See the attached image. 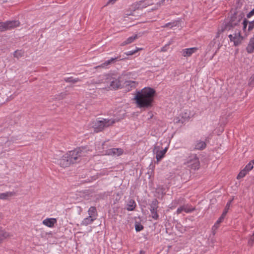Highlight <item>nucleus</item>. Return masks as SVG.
<instances>
[{
    "mask_svg": "<svg viewBox=\"0 0 254 254\" xmlns=\"http://www.w3.org/2000/svg\"><path fill=\"white\" fill-rule=\"evenodd\" d=\"M126 59V58L120 59V56L117 57L116 58H112L110 60L106 61L104 63L101 64V65H100L99 66L102 67H105L107 66L108 65L114 63L117 60H118L119 61H121V60H123Z\"/></svg>",
    "mask_w": 254,
    "mask_h": 254,
    "instance_id": "2eb2a0df",
    "label": "nucleus"
},
{
    "mask_svg": "<svg viewBox=\"0 0 254 254\" xmlns=\"http://www.w3.org/2000/svg\"><path fill=\"white\" fill-rule=\"evenodd\" d=\"M178 25V22L177 21H174L172 22H169L166 23L162 26L163 28L169 27L170 28L176 26Z\"/></svg>",
    "mask_w": 254,
    "mask_h": 254,
    "instance_id": "bb28decb",
    "label": "nucleus"
},
{
    "mask_svg": "<svg viewBox=\"0 0 254 254\" xmlns=\"http://www.w3.org/2000/svg\"><path fill=\"white\" fill-rule=\"evenodd\" d=\"M194 210V207H193L189 204H187L182 206L178 208L177 210V213L179 214L182 213L183 211H184L186 213H190L193 211Z\"/></svg>",
    "mask_w": 254,
    "mask_h": 254,
    "instance_id": "4468645a",
    "label": "nucleus"
},
{
    "mask_svg": "<svg viewBox=\"0 0 254 254\" xmlns=\"http://www.w3.org/2000/svg\"><path fill=\"white\" fill-rule=\"evenodd\" d=\"M231 202V201H230L228 202L227 203V204H226V205L225 206V209H224V211H223V212L222 213V214H223V215H226V214H227V212L228 211V210H229V209L230 208Z\"/></svg>",
    "mask_w": 254,
    "mask_h": 254,
    "instance_id": "72a5a7b5",
    "label": "nucleus"
},
{
    "mask_svg": "<svg viewBox=\"0 0 254 254\" xmlns=\"http://www.w3.org/2000/svg\"><path fill=\"white\" fill-rule=\"evenodd\" d=\"M108 80V82L110 84L108 88L110 89H118L121 86L120 81L118 78L110 77Z\"/></svg>",
    "mask_w": 254,
    "mask_h": 254,
    "instance_id": "9b49d317",
    "label": "nucleus"
},
{
    "mask_svg": "<svg viewBox=\"0 0 254 254\" xmlns=\"http://www.w3.org/2000/svg\"><path fill=\"white\" fill-rule=\"evenodd\" d=\"M158 208V202L156 199H154L150 205V211L151 217L155 220L159 218V215L157 213Z\"/></svg>",
    "mask_w": 254,
    "mask_h": 254,
    "instance_id": "0eeeda50",
    "label": "nucleus"
},
{
    "mask_svg": "<svg viewBox=\"0 0 254 254\" xmlns=\"http://www.w3.org/2000/svg\"><path fill=\"white\" fill-rule=\"evenodd\" d=\"M192 163H190V166L193 170H197L199 167V161L197 158L194 157L191 161Z\"/></svg>",
    "mask_w": 254,
    "mask_h": 254,
    "instance_id": "f3484780",
    "label": "nucleus"
},
{
    "mask_svg": "<svg viewBox=\"0 0 254 254\" xmlns=\"http://www.w3.org/2000/svg\"><path fill=\"white\" fill-rule=\"evenodd\" d=\"M69 160L71 161V164L77 163L79 158V148H77L73 150L68 151L67 153Z\"/></svg>",
    "mask_w": 254,
    "mask_h": 254,
    "instance_id": "1a4fd4ad",
    "label": "nucleus"
},
{
    "mask_svg": "<svg viewBox=\"0 0 254 254\" xmlns=\"http://www.w3.org/2000/svg\"><path fill=\"white\" fill-rule=\"evenodd\" d=\"M165 0H140L133 3L131 5V8L133 10L142 9L147 7L154 4L153 9H157L164 3Z\"/></svg>",
    "mask_w": 254,
    "mask_h": 254,
    "instance_id": "f03ea898",
    "label": "nucleus"
},
{
    "mask_svg": "<svg viewBox=\"0 0 254 254\" xmlns=\"http://www.w3.org/2000/svg\"><path fill=\"white\" fill-rule=\"evenodd\" d=\"M253 15H254V8L247 14V17L250 18Z\"/></svg>",
    "mask_w": 254,
    "mask_h": 254,
    "instance_id": "ea45409f",
    "label": "nucleus"
},
{
    "mask_svg": "<svg viewBox=\"0 0 254 254\" xmlns=\"http://www.w3.org/2000/svg\"><path fill=\"white\" fill-rule=\"evenodd\" d=\"M194 116V114L190 110L183 111L180 115V117L175 118L174 121L177 124H183L189 121Z\"/></svg>",
    "mask_w": 254,
    "mask_h": 254,
    "instance_id": "39448f33",
    "label": "nucleus"
},
{
    "mask_svg": "<svg viewBox=\"0 0 254 254\" xmlns=\"http://www.w3.org/2000/svg\"><path fill=\"white\" fill-rule=\"evenodd\" d=\"M141 49H139L138 48H137L136 49V50H135L128 51L127 52H126L125 54L127 56H131V55H133V54H135L136 53H137L139 50H141Z\"/></svg>",
    "mask_w": 254,
    "mask_h": 254,
    "instance_id": "473e14b6",
    "label": "nucleus"
},
{
    "mask_svg": "<svg viewBox=\"0 0 254 254\" xmlns=\"http://www.w3.org/2000/svg\"><path fill=\"white\" fill-rule=\"evenodd\" d=\"M127 83L128 85H129L130 83H132L135 84V82L134 81H127Z\"/></svg>",
    "mask_w": 254,
    "mask_h": 254,
    "instance_id": "79ce46f5",
    "label": "nucleus"
},
{
    "mask_svg": "<svg viewBox=\"0 0 254 254\" xmlns=\"http://www.w3.org/2000/svg\"><path fill=\"white\" fill-rule=\"evenodd\" d=\"M64 80L66 82H71L72 83H74L78 82V78H74L72 77H68L64 78Z\"/></svg>",
    "mask_w": 254,
    "mask_h": 254,
    "instance_id": "cd10ccee",
    "label": "nucleus"
},
{
    "mask_svg": "<svg viewBox=\"0 0 254 254\" xmlns=\"http://www.w3.org/2000/svg\"><path fill=\"white\" fill-rule=\"evenodd\" d=\"M155 90L150 87H144L137 92L133 100L137 107L148 109L153 106Z\"/></svg>",
    "mask_w": 254,
    "mask_h": 254,
    "instance_id": "f257e3e1",
    "label": "nucleus"
},
{
    "mask_svg": "<svg viewBox=\"0 0 254 254\" xmlns=\"http://www.w3.org/2000/svg\"><path fill=\"white\" fill-rule=\"evenodd\" d=\"M9 236V234L1 228H0V243Z\"/></svg>",
    "mask_w": 254,
    "mask_h": 254,
    "instance_id": "393cba45",
    "label": "nucleus"
},
{
    "mask_svg": "<svg viewBox=\"0 0 254 254\" xmlns=\"http://www.w3.org/2000/svg\"><path fill=\"white\" fill-rule=\"evenodd\" d=\"M115 123V121L113 119H103L101 120L96 119L91 123L90 126L94 131L98 132L102 131L105 128L108 127Z\"/></svg>",
    "mask_w": 254,
    "mask_h": 254,
    "instance_id": "7ed1b4c3",
    "label": "nucleus"
},
{
    "mask_svg": "<svg viewBox=\"0 0 254 254\" xmlns=\"http://www.w3.org/2000/svg\"><path fill=\"white\" fill-rule=\"evenodd\" d=\"M24 55V52L21 50H16L14 52L13 56L15 58L19 59Z\"/></svg>",
    "mask_w": 254,
    "mask_h": 254,
    "instance_id": "c85d7f7f",
    "label": "nucleus"
},
{
    "mask_svg": "<svg viewBox=\"0 0 254 254\" xmlns=\"http://www.w3.org/2000/svg\"><path fill=\"white\" fill-rule=\"evenodd\" d=\"M143 229V226L139 224V223H136L135 225V229L137 232H139L141 231Z\"/></svg>",
    "mask_w": 254,
    "mask_h": 254,
    "instance_id": "f704fd0d",
    "label": "nucleus"
},
{
    "mask_svg": "<svg viewBox=\"0 0 254 254\" xmlns=\"http://www.w3.org/2000/svg\"><path fill=\"white\" fill-rule=\"evenodd\" d=\"M246 49L249 53H252L254 51V36L251 38Z\"/></svg>",
    "mask_w": 254,
    "mask_h": 254,
    "instance_id": "aec40b11",
    "label": "nucleus"
},
{
    "mask_svg": "<svg viewBox=\"0 0 254 254\" xmlns=\"http://www.w3.org/2000/svg\"><path fill=\"white\" fill-rule=\"evenodd\" d=\"M168 147H165L163 150H160V147L158 146H154L153 152L156 154L157 162L158 163L165 156Z\"/></svg>",
    "mask_w": 254,
    "mask_h": 254,
    "instance_id": "6e6552de",
    "label": "nucleus"
},
{
    "mask_svg": "<svg viewBox=\"0 0 254 254\" xmlns=\"http://www.w3.org/2000/svg\"><path fill=\"white\" fill-rule=\"evenodd\" d=\"M117 0H109L106 3V5L113 4L116 2Z\"/></svg>",
    "mask_w": 254,
    "mask_h": 254,
    "instance_id": "58836bf2",
    "label": "nucleus"
},
{
    "mask_svg": "<svg viewBox=\"0 0 254 254\" xmlns=\"http://www.w3.org/2000/svg\"><path fill=\"white\" fill-rule=\"evenodd\" d=\"M198 50L197 47H192L190 48L184 49L182 51V55L184 57H189L191 56L193 54L195 53Z\"/></svg>",
    "mask_w": 254,
    "mask_h": 254,
    "instance_id": "ddd939ff",
    "label": "nucleus"
},
{
    "mask_svg": "<svg viewBox=\"0 0 254 254\" xmlns=\"http://www.w3.org/2000/svg\"><path fill=\"white\" fill-rule=\"evenodd\" d=\"M170 44V43L168 44H166L164 46L162 47L161 49V52H166L169 48V46Z\"/></svg>",
    "mask_w": 254,
    "mask_h": 254,
    "instance_id": "e433bc0d",
    "label": "nucleus"
},
{
    "mask_svg": "<svg viewBox=\"0 0 254 254\" xmlns=\"http://www.w3.org/2000/svg\"><path fill=\"white\" fill-rule=\"evenodd\" d=\"M58 163L61 167L66 168L71 164V161L69 160L68 156L66 153L58 160Z\"/></svg>",
    "mask_w": 254,
    "mask_h": 254,
    "instance_id": "f8f14e48",
    "label": "nucleus"
},
{
    "mask_svg": "<svg viewBox=\"0 0 254 254\" xmlns=\"http://www.w3.org/2000/svg\"><path fill=\"white\" fill-rule=\"evenodd\" d=\"M248 173V172L245 170L244 169L242 170L238 175L237 178V179H240L244 178Z\"/></svg>",
    "mask_w": 254,
    "mask_h": 254,
    "instance_id": "c756f323",
    "label": "nucleus"
},
{
    "mask_svg": "<svg viewBox=\"0 0 254 254\" xmlns=\"http://www.w3.org/2000/svg\"><path fill=\"white\" fill-rule=\"evenodd\" d=\"M19 22L17 20L7 21L5 22L0 23V32L14 28L19 25Z\"/></svg>",
    "mask_w": 254,
    "mask_h": 254,
    "instance_id": "423d86ee",
    "label": "nucleus"
},
{
    "mask_svg": "<svg viewBox=\"0 0 254 254\" xmlns=\"http://www.w3.org/2000/svg\"><path fill=\"white\" fill-rule=\"evenodd\" d=\"M170 208H171V209H173V208H174V207H170Z\"/></svg>",
    "mask_w": 254,
    "mask_h": 254,
    "instance_id": "de8ad7c7",
    "label": "nucleus"
},
{
    "mask_svg": "<svg viewBox=\"0 0 254 254\" xmlns=\"http://www.w3.org/2000/svg\"><path fill=\"white\" fill-rule=\"evenodd\" d=\"M136 203L135 201L132 199H129L127 204V209L128 211H133L136 207Z\"/></svg>",
    "mask_w": 254,
    "mask_h": 254,
    "instance_id": "4be33fe9",
    "label": "nucleus"
},
{
    "mask_svg": "<svg viewBox=\"0 0 254 254\" xmlns=\"http://www.w3.org/2000/svg\"><path fill=\"white\" fill-rule=\"evenodd\" d=\"M249 85L251 86L254 85V74L250 78Z\"/></svg>",
    "mask_w": 254,
    "mask_h": 254,
    "instance_id": "c9c22d12",
    "label": "nucleus"
},
{
    "mask_svg": "<svg viewBox=\"0 0 254 254\" xmlns=\"http://www.w3.org/2000/svg\"><path fill=\"white\" fill-rule=\"evenodd\" d=\"M139 254H144V252H143V251H140Z\"/></svg>",
    "mask_w": 254,
    "mask_h": 254,
    "instance_id": "c03bdc74",
    "label": "nucleus"
},
{
    "mask_svg": "<svg viewBox=\"0 0 254 254\" xmlns=\"http://www.w3.org/2000/svg\"><path fill=\"white\" fill-rule=\"evenodd\" d=\"M241 20V18L238 17L236 14L233 15L229 21V22L226 25L225 28H234L235 27H241L239 25Z\"/></svg>",
    "mask_w": 254,
    "mask_h": 254,
    "instance_id": "9d476101",
    "label": "nucleus"
},
{
    "mask_svg": "<svg viewBox=\"0 0 254 254\" xmlns=\"http://www.w3.org/2000/svg\"><path fill=\"white\" fill-rule=\"evenodd\" d=\"M15 195L14 192H6L0 194V198L1 199H7L8 197Z\"/></svg>",
    "mask_w": 254,
    "mask_h": 254,
    "instance_id": "b1692460",
    "label": "nucleus"
},
{
    "mask_svg": "<svg viewBox=\"0 0 254 254\" xmlns=\"http://www.w3.org/2000/svg\"><path fill=\"white\" fill-rule=\"evenodd\" d=\"M95 220L93 218L88 216L82 221V224L84 225H87L91 224Z\"/></svg>",
    "mask_w": 254,
    "mask_h": 254,
    "instance_id": "a878e982",
    "label": "nucleus"
},
{
    "mask_svg": "<svg viewBox=\"0 0 254 254\" xmlns=\"http://www.w3.org/2000/svg\"><path fill=\"white\" fill-rule=\"evenodd\" d=\"M228 32V36L231 42L236 46L240 45L244 39L241 33V27L225 28Z\"/></svg>",
    "mask_w": 254,
    "mask_h": 254,
    "instance_id": "20e7f679",
    "label": "nucleus"
},
{
    "mask_svg": "<svg viewBox=\"0 0 254 254\" xmlns=\"http://www.w3.org/2000/svg\"><path fill=\"white\" fill-rule=\"evenodd\" d=\"M219 32H218V33H217V37H219Z\"/></svg>",
    "mask_w": 254,
    "mask_h": 254,
    "instance_id": "49530a36",
    "label": "nucleus"
},
{
    "mask_svg": "<svg viewBox=\"0 0 254 254\" xmlns=\"http://www.w3.org/2000/svg\"><path fill=\"white\" fill-rule=\"evenodd\" d=\"M88 214L89 216L96 219L97 216L96 208L95 207H91L88 210Z\"/></svg>",
    "mask_w": 254,
    "mask_h": 254,
    "instance_id": "5701e85b",
    "label": "nucleus"
},
{
    "mask_svg": "<svg viewBox=\"0 0 254 254\" xmlns=\"http://www.w3.org/2000/svg\"><path fill=\"white\" fill-rule=\"evenodd\" d=\"M252 28H253V27H252V26L250 25V26H249L248 30H249V31H250V30H251L252 29Z\"/></svg>",
    "mask_w": 254,
    "mask_h": 254,
    "instance_id": "37998d69",
    "label": "nucleus"
},
{
    "mask_svg": "<svg viewBox=\"0 0 254 254\" xmlns=\"http://www.w3.org/2000/svg\"><path fill=\"white\" fill-rule=\"evenodd\" d=\"M138 36L137 35H135L132 36L128 37L126 40L124 41L123 43L121 44V46H124L126 45L129 44L132 42H133L137 38Z\"/></svg>",
    "mask_w": 254,
    "mask_h": 254,
    "instance_id": "6ab92c4d",
    "label": "nucleus"
},
{
    "mask_svg": "<svg viewBox=\"0 0 254 254\" xmlns=\"http://www.w3.org/2000/svg\"><path fill=\"white\" fill-rule=\"evenodd\" d=\"M226 215H223V214H222L221 216L218 219V220L216 221L215 224L214 225V227H218V225L220 223H221L224 220Z\"/></svg>",
    "mask_w": 254,
    "mask_h": 254,
    "instance_id": "7c9ffc66",
    "label": "nucleus"
},
{
    "mask_svg": "<svg viewBox=\"0 0 254 254\" xmlns=\"http://www.w3.org/2000/svg\"><path fill=\"white\" fill-rule=\"evenodd\" d=\"M206 144L203 141L198 140L194 145V149L197 150H202L206 147Z\"/></svg>",
    "mask_w": 254,
    "mask_h": 254,
    "instance_id": "a211bd4d",
    "label": "nucleus"
},
{
    "mask_svg": "<svg viewBox=\"0 0 254 254\" xmlns=\"http://www.w3.org/2000/svg\"><path fill=\"white\" fill-rule=\"evenodd\" d=\"M253 165L252 164V162H249L244 169L246 170L248 173L253 169Z\"/></svg>",
    "mask_w": 254,
    "mask_h": 254,
    "instance_id": "2f4dec72",
    "label": "nucleus"
},
{
    "mask_svg": "<svg viewBox=\"0 0 254 254\" xmlns=\"http://www.w3.org/2000/svg\"><path fill=\"white\" fill-rule=\"evenodd\" d=\"M243 29L245 30L246 29L247 25H248L247 21L246 20H244V21L243 22Z\"/></svg>",
    "mask_w": 254,
    "mask_h": 254,
    "instance_id": "a19ab883",
    "label": "nucleus"
},
{
    "mask_svg": "<svg viewBox=\"0 0 254 254\" xmlns=\"http://www.w3.org/2000/svg\"><path fill=\"white\" fill-rule=\"evenodd\" d=\"M250 162H252V164H254V159L252 160Z\"/></svg>",
    "mask_w": 254,
    "mask_h": 254,
    "instance_id": "a18cd8bd",
    "label": "nucleus"
},
{
    "mask_svg": "<svg viewBox=\"0 0 254 254\" xmlns=\"http://www.w3.org/2000/svg\"><path fill=\"white\" fill-rule=\"evenodd\" d=\"M123 150L121 148H112L109 150L108 154L119 156L123 154Z\"/></svg>",
    "mask_w": 254,
    "mask_h": 254,
    "instance_id": "412c9836",
    "label": "nucleus"
},
{
    "mask_svg": "<svg viewBox=\"0 0 254 254\" xmlns=\"http://www.w3.org/2000/svg\"><path fill=\"white\" fill-rule=\"evenodd\" d=\"M56 223L57 220L54 218H47L43 221V224L49 227H53Z\"/></svg>",
    "mask_w": 254,
    "mask_h": 254,
    "instance_id": "dca6fc26",
    "label": "nucleus"
},
{
    "mask_svg": "<svg viewBox=\"0 0 254 254\" xmlns=\"http://www.w3.org/2000/svg\"><path fill=\"white\" fill-rule=\"evenodd\" d=\"M66 96V94L65 93H62L60 95H58V97L57 98L58 99L61 100L65 98Z\"/></svg>",
    "mask_w": 254,
    "mask_h": 254,
    "instance_id": "4c0bfd02",
    "label": "nucleus"
}]
</instances>
